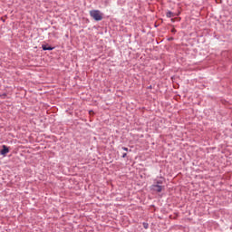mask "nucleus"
Returning a JSON list of instances; mask_svg holds the SVG:
<instances>
[{
    "instance_id": "f257e3e1",
    "label": "nucleus",
    "mask_w": 232,
    "mask_h": 232,
    "mask_svg": "<svg viewBox=\"0 0 232 232\" xmlns=\"http://www.w3.org/2000/svg\"><path fill=\"white\" fill-rule=\"evenodd\" d=\"M90 15L94 19V21H102V13L99 10L90 11Z\"/></svg>"
},
{
    "instance_id": "f03ea898",
    "label": "nucleus",
    "mask_w": 232,
    "mask_h": 232,
    "mask_svg": "<svg viewBox=\"0 0 232 232\" xmlns=\"http://www.w3.org/2000/svg\"><path fill=\"white\" fill-rule=\"evenodd\" d=\"M151 189L153 191H157L158 193H160V191H162V189H164V187L160 186V185H152L151 186Z\"/></svg>"
},
{
    "instance_id": "7ed1b4c3",
    "label": "nucleus",
    "mask_w": 232,
    "mask_h": 232,
    "mask_svg": "<svg viewBox=\"0 0 232 232\" xmlns=\"http://www.w3.org/2000/svg\"><path fill=\"white\" fill-rule=\"evenodd\" d=\"M7 153H10V149H8V147H6V145H3V150L0 151V155L6 157Z\"/></svg>"
},
{
    "instance_id": "20e7f679",
    "label": "nucleus",
    "mask_w": 232,
    "mask_h": 232,
    "mask_svg": "<svg viewBox=\"0 0 232 232\" xmlns=\"http://www.w3.org/2000/svg\"><path fill=\"white\" fill-rule=\"evenodd\" d=\"M167 17H175L176 15H179V14H175L171 11H168L167 14H166Z\"/></svg>"
},
{
    "instance_id": "39448f33",
    "label": "nucleus",
    "mask_w": 232,
    "mask_h": 232,
    "mask_svg": "<svg viewBox=\"0 0 232 232\" xmlns=\"http://www.w3.org/2000/svg\"><path fill=\"white\" fill-rule=\"evenodd\" d=\"M42 48H43V50H44V51H46V50H53V47H50V46H48V45H42Z\"/></svg>"
},
{
    "instance_id": "423d86ee",
    "label": "nucleus",
    "mask_w": 232,
    "mask_h": 232,
    "mask_svg": "<svg viewBox=\"0 0 232 232\" xmlns=\"http://www.w3.org/2000/svg\"><path fill=\"white\" fill-rule=\"evenodd\" d=\"M162 183H163L162 179L158 180V181H156V186H160V184H162Z\"/></svg>"
},
{
    "instance_id": "0eeeda50",
    "label": "nucleus",
    "mask_w": 232,
    "mask_h": 232,
    "mask_svg": "<svg viewBox=\"0 0 232 232\" xmlns=\"http://www.w3.org/2000/svg\"><path fill=\"white\" fill-rule=\"evenodd\" d=\"M127 155H128L127 153H123L122 154V159H126Z\"/></svg>"
},
{
    "instance_id": "6e6552de",
    "label": "nucleus",
    "mask_w": 232,
    "mask_h": 232,
    "mask_svg": "<svg viewBox=\"0 0 232 232\" xmlns=\"http://www.w3.org/2000/svg\"><path fill=\"white\" fill-rule=\"evenodd\" d=\"M123 151H128V148L122 147Z\"/></svg>"
},
{
    "instance_id": "1a4fd4ad",
    "label": "nucleus",
    "mask_w": 232,
    "mask_h": 232,
    "mask_svg": "<svg viewBox=\"0 0 232 232\" xmlns=\"http://www.w3.org/2000/svg\"><path fill=\"white\" fill-rule=\"evenodd\" d=\"M143 226H144L145 229H148V224L144 223Z\"/></svg>"
},
{
    "instance_id": "9d476101",
    "label": "nucleus",
    "mask_w": 232,
    "mask_h": 232,
    "mask_svg": "<svg viewBox=\"0 0 232 232\" xmlns=\"http://www.w3.org/2000/svg\"><path fill=\"white\" fill-rule=\"evenodd\" d=\"M171 32H172V33H175V32H177V30H176L175 28H173V29L171 30Z\"/></svg>"
},
{
    "instance_id": "9b49d317",
    "label": "nucleus",
    "mask_w": 232,
    "mask_h": 232,
    "mask_svg": "<svg viewBox=\"0 0 232 232\" xmlns=\"http://www.w3.org/2000/svg\"><path fill=\"white\" fill-rule=\"evenodd\" d=\"M92 113H93V111H90V114L92 115Z\"/></svg>"
},
{
    "instance_id": "f8f14e48",
    "label": "nucleus",
    "mask_w": 232,
    "mask_h": 232,
    "mask_svg": "<svg viewBox=\"0 0 232 232\" xmlns=\"http://www.w3.org/2000/svg\"><path fill=\"white\" fill-rule=\"evenodd\" d=\"M217 1V3H218V0H216Z\"/></svg>"
}]
</instances>
